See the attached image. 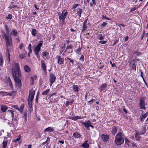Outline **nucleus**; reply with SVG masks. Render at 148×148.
<instances>
[{"label": "nucleus", "mask_w": 148, "mask_h": 148, "mask_svg": "<svg viewBox=\"0 0 148 148\" xmlns=\"http://www.w3.org/2000/svg\"><path fill=\"white\" fill-rule=\"evenodd\" d=\"M6 33H4L3 36L5 38L6 46L8 47L12 45V43L10 41V37L8 35L9 34V29L8 25H5V26Z\"/></svg>", "instance_id": "obj_1"}, {"label": "nucleus", "mask_w": 148, "mask_h": 148, "mask_svg": "<svg viewBox=\"0 0 148 148\" xmlns=\"http://www.w3.org/2000/svg\"><path fill=\"white\" fill-rule=\"evenodd\" d=\"M12 72L13 76L16 77V75H18V76L21 75L18 63H14L12 65Z\"/></svg>", "instance_id": "obj_2"}, {"label": "nucleus", "mask_w": 148, "mask_h": 148, "mask_svg": "<svg viewBox=\"0 0 148 148\" xmlns=\"http://www.w3.org/2000/svg\"><path fill=\"white\" fill-rule=\"evenodd\" d=\"M115 141L117 145H121L124 142L123 135L122 132L118 133L115 137Z\"/></svg>", "instance_id": "obj_3"}, {"label": "nucleus", "mask_w": 148, "mask_h": 148, "mask_svg": "<svg viewBox=\"0 0 148 148\" xmlns=\"http://www.w3.org/2000/svg\"><path fill=\"white\" fill-rule=\"evenodd\" d=\"M41 42L39 43L36 47V48L34 49L33 51L34 53L36 55L37 57L39 60L40 59V56L39 55V52L41 50V47L42 45L43 41L42 40L40 41Z\"/></svg>", "instance_id": "obj_4"}, {"label": "nucleus", "mask_w": 148, "mask_h": 148, "mask_svg": "<svg viewBox=\"0 0 148 148\" xmlns=\"http://www.w3.org/2000/svg\"><path fill=\"white\" fill-rule=\"evenodd\" d=\"M85 100L88 102V104H92L95 100L92 98V96L90 95L88 92H86L85 96Z\"/></svg>", "instance_id": "obj_5"}, {"label": "nucleus", "mask_w": 148, "mask_h": 148, "mask_svg": "<svg viewBox=\"0 0 148 148\" xmlns=\"http://www.w3.org/2000/svg\"><path fill=\"white\" fill-rule=\"evenodd\" d=\"M18 75H16V77L14 76H13L14 79V81H15L16 84L18 88H21V82L20 79V77L21 76V75H20L18 76Z\"/></svg>", "instance_id": "obj_6"}, {"label": "nucleus", "mask_w": 148, "mask_h": 148, "mask_svg": "<svg viewBox=\"0 0 148 148\" xmlns=\"http://www.w3.org/2000/svg\"><path fill=\"white\" fill-rule=\"evenodd\" d=\"M65 11V10H63L62 12L61 15L59 17V19L60 20H62L63 23L64 22L65 19L68 14V12L67 11L64 12Z\"/></svg>", "instance_id": "obj_7"}, {"label": "nucleus", "mask_w": 148, "mask_h": 148, "mask_svg": "<svg viewBox=\"0 0 148 148\" xmlns=\"http://www.w3.org/2000/svg\"><path fill=\"white\" fill-rule=\"evenodd\" d=\"M145 97H142L140 99V101L139 103L140 107V109L145 110L146 109L145 105Z\"/></svg>", "instance_id": "obj_8"}, {"label": "nucleus", "mask_w": 148, "mask_h": 148, "mask_svg": "<svg viewBox=\"0 0 148 148\" xmlns=\"http://www.w3.org/2000/svg\"><path fill=\"white\" fill-rule=\"evenodd\" d=\"M82 123L86 127L87 129L89 130V127H91L92 129L94 128V126L91 125V123L90 121L88 120L86 122H82Z\"/></svg>", "instance_id": "obj_9"}, {"label": "nucleus", "mask_w": 148, "mask_h": 148, "mask_svg": "<svg viewBox=\"0 0 148 148\" xmlns=\"http://www.w3.org/2000/svg\"><path fill=\"white\" fill-rule=\"evenodd\" d=\"M136 61V59H134L131 61H129L130 66H132V69L134 70L135 71L136 70V66L135 64V62Z\"/></svg>", "instance_id": "obj_10"}, {"label": "nucleus", "mask_w": 148, "mask_h": 148, "mask_svg": "<svg viewBox=\"0 0 148 148\" xmlns=\"http://www.w3.org/2000/svg\"><path fill=\"white\" fill-rule=\"evenodd\" d=\"M50 85L51 86L53 84L55 81L56 77L55 75L52 73L50 74Z\"/></svg>", "instance_id": "obj_11"}, {"label": "nucleus", "mask_w": 148, "mask_h": 148, "mask_svg": "<svg viewBox=\"0 0 148 148\" xmlns=\"http://www.w3.org/2000/svg\"><path fill=\"white\" fill-rule=\"evenodd\" d=\"M100 137L102 139L104 142L107 141L109 138V136L107 135L101 134L100 135Z\"/></svg>", "instance_id": "obj_12"}, {"label": "nucleus", "mask_w": 148, "mask_h": 148, "mask_svg": "<svg viewBox=\"0 0 148 148\" xmlns=\"http://www.w3.org/2000/svg\"><path fill=\"white\" fill-rule=\"evenodd\" d=\"M73 46L71 45H68L66 47L65 52H67L69 53H72V51Z\"/></svg>", "instance_id": "obj_13"}, {"label": "nucleus", "mask_w": 148, "mask_h": 148, "mask_svg": "<svg viewBox=\"0 0 148 148\" xmlns=\"http://www.w3.org/2000/svg\"><path fill=\"white\" fill-rule=\"evenodd\" d=\"M12 121L11 122V123L10 124V123H8L9 125H10V126H11V125H12V127H15V126L17 124V119L16 118H13V119H12Z\"/></svg>", "instance_id": "obj_14"}, {"label": "nucleus", "mask_w": 148, "mask_h": 148, "mask_svg": "<svg viewBox=\"0 0 148 148\" xmlns=\"http://www.w3.org/2000/svg\"><path fill=\"white\" fill-rule=\"evenodd\" d=\"M69 118L74 121H76L78 119H82V117L80 116H77L73 117L70 116Z\"/></svg>", "instance_id": "obj_15"}, {"label": "nucleus", "mask_w": 148, "mask_h": 148, "mask_svg": "<svg viewBox=\"0 0 148 148\" xmlns=\"http://www.w3.org/2000/svg\"><path fill=\"white\" fill-rule=\"evenodd\" d=\"M73 136L75 138H80L82 136V135L78 132H74Z\"/></svg>", "instance_id": "obj_16"}, {"label": "nucleus", "mask_w": 148, "mask_h": 148, "mask_svg": "<svg viewBox=\"0 0 148 148\" xmlns=\"http://www.w3.org/2000/svg\"><path fill=\"white\" fill-rule=\"evenodd\" d=\"M41 67L44 71H46V65L43 60H42L41 61Z\"/></svg>", "instance_id": "obj_17"}, {"label": "nucleus", "mask_w": 148, "mask_h": 148, "mask_svg": "<svg viewBox=\"0 0 148 148\" xmlns=\"http://www.w3.org/2000/svg\"><path fill=\"white\" fill-rule=\"evenodd\" d=\"M8 107L5 105H1V111L3 112H5L8 109Z\"/></svg>", "instance_id": "obj_18"}, {"label": "nucleus", "mask_w": 148, "mask_h": 148, "mask_svg": "<svg viewBox=\"0 0 148 148\" xmlns=\"http://www.w3.org/2000/svg\"><path fill=\"white\" fill-rule=\"evenodd\" d=\"M88 140H86L84 143L81 145V146L84 148H88L89 146V144L88 143Z\"/></svg>", "instance_id": "obj_19"}, {"label": "nucleus", "mask_w": 148, "mask_h": 148, "mask_svg": "<svg viewBox=\"0 0 148 148\" xmlns=\"http://www.w3.org/2000/svg\"><path fill=\"white\" fill-rule=\"evenodd\" d=\"M14 111L12 110H8L7 112V114H8L9 115H10L12 119H13L14 117Z\"/></svg>", "instance_id": "obj_20"}, {"label": "nucleus", "mask_w": 148, "mask_h": 148, "mask_svg": "<svg viewBox=\"0 0 148 148\" xmlns=\"http://www.w3.org/2000/svg\"><path fill=\"white\" fill-rule=\"evenodd\" d=\"M64 60L61 58L60 56H59L58 58V63L59 64H63Z\"/></svg>", "instance_id": "obj_21"}, {"label": "nucleus", "mask_w": 148, "mask_h": 148, "mask_svg": "<svg viewBox=\"0 0 148 148\" xmlns=\"http://www.w3.org/2000/svg\"><path fill=\"white\" fill-rule=\"evenodd\" d=\"M54 131V129L51 127H49L45 129L44 132L47 131L49 132H52Z\"/></svg>", "instance_id": "obj_22"}, {"label": "nucleus", "mask_w": 148, "mask_h": 148, "mask_svg": "<svg viewBox=\"0 0 148 148\" xmlns=\"http://www.w3.org/2000/svg\"><path fill=\"white\" fill-rule=\"evenodd\" d=\"M82 9L80 8H77V14L79 17H81V15L82 13Z\"/></svg>", "instance_id": "obj_23"}, {"label": "nucleus", "mask_w": 148, "mask_h": 148, "mask_svg": "<svg viewBox=\"0 0 148 148\" xmlns=\"http://www.w3.org/2000/svg\"><path fill=\"white\" fill-rule=\"evenodd\" d=\"M148 114V112H146L145 114L143 115H141L140 116V121L142 122H143L145 118L147 116V114Z\"/></svg>", "instance_id": "obj_24"}, {"label": "nucleus", "mask_w": 148, "mask_h": 148, "mask_svg": "<svg viewBox=\"0 0 148 148\" xmlns=\"http://www.w3.org/2000/svg\"><path fill=\"white\" fill-rule=\"evenodd\" d=\"M10 34L12 36H17L18 33L16 29H13L12 30Z\"/></svg>", "instance_id": "obj_25"}, {"label": "nucleus", "mask_w": 148, "mask_h": 148, "mask_svg": "<svg viewBox=\"0 0 148 148\" xmlns=\"http://www.w3.org/2000/svg\"><path fill=\"white\" fill-rule=\"evenodd\" d=\"M107 87V84L104 83L101 86V90L103 91L105 90Z\"/></svg>", "instance_id": "obj_26"}, {"label": "nucleus", "mask_w": 148, "mask_h": 148, "mask_svg": "<svg viewBox=\"0 0 148 148\" xmlns=\"http://www.w3.org/2000/svg\"><path fill=\"white\" fill-rule=\"evenodd\" d=\"M73 90L75 92H78V87L77 85H74L73 86Z\"/></svg>", "instance_id": "obj_27"}, {"label": "nucleus", "mask_w": 148, "mask_h": 148, "mask_svg": "<svg viewBox=\"0 0 148 148\" xmlns=\"http://www.w3.org/2000/svg\"><path fill=\"white\" fill-rule=\"evenodd\" d=\"M35 92V91L34 90H33L32 89H31L29 91V97L31 95L34 96Z\"/></svg>", "instance_id": "obj_28"}, {"label": "nucleus", "mask_w": 148, "mask_h": 148, "mask_svg": "<svg viewBox=\"0 0 148 148\" xmlns=\"http://www.w3.org/2000/svg\"><path fill=\"white\" fill-rule=\"evenodd\" d=\"M117 131L116 127V126H114L112 128V134L114 135L116 133Z\"/></svg>", "instance_id": "obj_29"}, {"label": "nucleus", "mask_w": 148, "mask_h": 148, "mask_svg": "<svg viewBox=\"0 0 148 148\" xmlns=\"http://www.w3.org/2000/svg\"><path fill=\"white\" fill-rule=\"evenodd\" d=\"M104 36H102V34H99L97 35V38L99 40H102L104 38Z\"/></svg>", "instance_id": "obj_30"}, {"label": "nucleus", "mask_w": 148, "mask_h": 148, "mask_svg": "<svg viewBox=\"0 0 148 148\" xmlns=\"http://www.w3.org/2000/svg\"><path fill=\"white\" fill-rule=\"evenodd\" d=\"M135 138L137 140H139L141 137L140 136L138 132H136L135 135Z\"/></svg>", "instance_id": "obj_31"}, {"label": "nucleus", "mask_w": 148, "mask_h": 148, "mask_svg": "<svg viewBox=\"0 0 148 148\" xmlns=\"http://www.w3.org/2000/svg\"><path fill=\"white\" fill-rule=\"evenodd\" d=\"M24 105L23 104H22L20 107V108H18V110L21 113H22L23 111V110L24 108Z\"/></svg>", "instance_id": "obj_32"}, {"label": "nucleus", "mask_w": 148, "mask_h": 148, "mask_svg": "<svg viewBox=\"0 0 148 148\" xmlns=\"http://www.w3.org/2000/svg\"><path fill=\"white\" fill-rule=\"evenodd\" d=\"M24 69L25 71L27 73L29 72L30 71V68L27 65H26L24 66Z\"/></svg>", "instance_id": "obj_33"}, {"label": "nucleus", "mask_w": 148, "mask_h": 148, "mask_svg": "<svg viewBox=\"0 0 148 148\" xmlns=\"http://www.w3.org/2000/svg\"><path fill=\"white\" fill-rule=\"evenodd\" d=\"M3 57L1 56H0V66H2L3 64Z\"/></svg>", "instance_id": "obj_34"}, {"label": "nucleus", "mask_w": 148, "mask_h": 148, "mask_svg": "<svg viewBox=\"0 0 148 148\" xmlns=\"http://www.w3.org/2000/svg\"><path fill=\"white\" fill-rule=\"evenodd\" d=\"M16 95V92L15 91H12L8 92V95L14 96Z\"/></svg>", "instance_id": "obj_35"}, {"label": "nucleus", "mask_w": 148, "mask_h": 148, "mask_svg": "<svg viewBox=\"0 0 148 148\" xmlns=\"http://www.w3.org/2000/svg\"><path fill=\"white\" fill-rule=\"evenodd\" d=\"M31 33L32 35L33 36H35L36 34V30L35 29H33Z\"/></svg>", "instance_id": "obj_36"}, {"label": "nucleus", "mask_w": 148, "mask_h": 148, "mask_svg": "<svg viewBox=\"0 0 148 148\" xmlns=\"http://www.w3.org/2000/svg\"><path fill=\"white\" fill-rule=\"evenodd\" d=\"M92 3H90V5L91 6H93V4L95 5L96 3L95 2V0H92ZM87 1L88 3H90V0H87Z\"/></svg>", "instance_id": "obj_37"}, {"label": "nucleus", "mask_w": 148, "mask_h": 148, "mask_svg": "<svg viewBox=\"0 0 148 148\" xmlns=\"http://www.w3.org/2000/svg\"><path fill=\"white\" fill-rule=\"evenodd\" d=\"M3 148H5L7 146V140H4L3 143Z\"/></svg>", "instance_id": "obj_38"}, {"label": "nucleus", "mask_w": 148, "mask_h": 148, "mask_svg": "<svg viewBox=\"0 0 148 148\" xmlns=\"http://www.w3.org/2000/svg\"><path fill=\"white\" fill-rule=\"evenodd\" d=\"M50 90L49 89L46 90L42 93V95H47L49 92Z\"/></svg>", "instance_id": "obj_39"}, {"label": "nucleus", "mask_w": 148, "mask_h": 148, "mask_svg": "<svg viewBox=\"0 0 148 148\" xmlns=\"http://www.w3.org/2000/svg\"><path fill=\"white\" fill-rule=\"evenodd\" d=\"M83 28L82 30V32L85 31L87 29V27L86 26V24L83 23Z\"/></svg>", "instance_id": "obj_40"}, {"label": "nucleus", "mask_w": 148, "mask_h": 148, "mask_svg": "<svg viewBox=\"0 0 148 148\" xmlns=\"http://www.w3.org/2000/svg\"><path fill=\"white\" fill-rule=\"evenodd\" d=\"M34 96L32 95L30 96L29 97V95L27 100L32 101L34 99Z\"/></svg>", "instance_id": "obj_41"}, {"label": "nucleus", "mask_w": 148, "mask_h": 148, "mask_svg": "<svg viewBox=\"0 0 148 148\" xmlns=\"http://www.w3.org/2000/svg\"><path fill=\"white\" fill-rule=\"evenodd\" d=\"M104 66V64L101 63H100L98 65V67H99L100 69H102Z\"/></svg>", "instance_id": "obj_42"}, {"label": "nucleus", "mask_w": 148, "mask_h": 148, "mask_svg": "<svg viewBox=\"0 0 148 148\" xmlns=\"http://www.w3.org/2000/svg\"><path fill=\"white\" fill-rule=\"evenodd\" d=\"M73 101H71L70 102H69V101H67L66 102V106H68L69 104H70V105L72 104L73 103Z\"/></svg>", "instance_id": "obj_43"}, {"label": "nucleus", "mask_w": 148, "mask_h": 148, "mask_svg": "<svg viewBox=\"0 0 148 148\" xmlns=\"http://www.w3.org/2000/svg\"><path fill=\"white\" fill-rule=\"evenodd\" d=\"M81 48L79 47L75 51L76 53L77 54H80L81 52Z\"/></svg>", "instance_id": "obj_44"}, {"label": "nucleus", "mask_w": 148, "mask_h": 148, "mask_svg": "<svg viewBox=\"0 0 148 148\" xmlns=\"http://www.w3.org/2000/svg\"><path fill=\"white\" fill-rule=\"evenodd\" d=\"M43 57L46 56H48L49 54V53L48 52H42Z\"/></svg>", "instance_id": "obj_45"}, {"label": "nucleus", "mask_w": 148, "mask_h": 148, "mask_svg": "<svg viewBox=\"0 0 148 148\" xmlns=\"http://www.w3.org/2000/svg\"><path fill=\"white\" fill-rule=\"evenodd\" d=\"M28 105L29 107L30 108H31L32 106V101H30L28 100Z\"/></svg>", "instance_id": "obj_46"}, {"label": "nucleus", "mask_w": 148, "mask_h": 148, "mask_svg": "<svg viewBox=\"0 0 148 148\" xmlns=\"http://www.w3.org/2000/svg\"><path fill=\"white\" fill-rule=\"evenodd\" d=\"M107 42L106 41H103V40H100L99 42V43L101 44H105Z\"/></svg>", "instance_id": "obj_47"}, {"label": "nucleus", "mask_w": 148, "mask_h": 148, "mask_svg": "<svg viewBox=\"0 0 148 148\" xmlns=\"http://www.w3.org/2000/svg\"><path fill=\"white\" fill-rule=\"evenodd\" d=\"M8 83L9 84L10 86H12V82L10 78H9L8 79Z\"/></svg>", "instance_id": "obj_48"}, {"label": "nucleus", "mask_w": 148, "mask_h": 148, "mask_svg": "<svg viewBox=\"0 0 148 148\" xmlns=\"http://www.w3.org/2000/svg\"><path fill=\"white\" fill-rule=\"evenodd\" d=\"M23 117L24 118L25 121H26L27 120V113L26 112H24V115L23 116Z\"/></svg>", "instance_id": "obj_49"}, {"label": "nucleus", "mask_w": 148, "mask_h": 148, "mask_svg": "<svg viewBox=\"0 0 148 148\" xmlns=\"http://www.w3.org/2000/svg\"><path fill=\"white\" fill-rule=\"evenodd\" d=\"M79 5V4H76L75 5H73L72 6V9H75L77 6H78Z\"/></svg>", "instance_id": "obj_50"}, {"label": "nucleus", "mask_w": 148, "mask_h": 148, "mask_svg": "<svg viewBox=\"0 0 148 148\" xmlns=\"http://www.w3.org/2000/svg\"><path fill=\"white\" fill-rule=\"evenodd\" d=\"M140 76L142 77L143 78V79L144 81H145V80L144 78L143 77V72L142 71L140 70Z\"/></svg>", "instance_id": "obj_51"}, {"label": "nucleus", "mask_w": 148, "mask_h": 148, "mask_svg": "<svg viewBox=\"0 0 148 148\" xmlns=\"http://www.w3.org/2000/svg\"><path fill=\"white\" fill-rule=\"evenodd\" d=\"M28 49L29 51H32V45L31 44H30L29 45L28 47Z\"/></svg>", "instance_id": "obj_52"}, {"label": "nucleus", "mask_w": 148, "mask_h": 148, "mask_svg": "<svg viewBox=\"0 0 148 148\" xmlns=\"http://www.w3.org/2000/svg\"><path fill=\"white\" fill-rule=\"evenodd\" d=\"M24 57L25 56H24L23 54H21L19 55V58L21 59H23Z\"/></svg>", "instance_id": "obj_53"}, {"label": "nucleus", "mask_w": 148, "mask_h": 148, "mask_svg": "<svg viewBox=\"0 0 148 148\" xmlns=\"http://www.w3.org/2000/svg\"><path fill=\"white\" fill-rule=\"evenodd\" d=\"M12 18V15L10 14H9L8 15V16L7 17V18L8 19H9L10 20Z\"/></svg>", "instance_id": "obj_54"}, {"label": "nucleus", "mask_w": 148, "mask_h": 148, "mask_svg": "<svg viewBox=\"0 0 148 148\" xmlns=\"http://www.w3.org/2000/svg\"><path fill=\"white\" fill-rule=\"evenodd\" d=\"M84 57L83 55H82L81 58L79 59V60L82 61H83L84 60Z\"/></svg>", "instance_id": "obj_55"}, {"label": "nucleus", "mask_w": 148, "mask_h": 148, "mask_svg": "<svg viewBox=\"0 0 148 148\" xmlns=\"http://www.w3.org/2000/svg\"><path fill=\"white\" fill-rule=\"evenodd\" d=\"M6 50L7 52V57L10 56L9 50L8 49H6Z\"/></svg>", "instance_id": "obj_56"}, {"label": "nucleus", "mask_w": 148, "mask_h": 148, "mask_svg": "<svg viewBox=\"0 0 148 148\" xmlns=\"http://www.w3.org/2000/svg\"><path fill=\"white\" fill-rule=\"evenodd\" d=\"M8 92L7 91H3V96L8 95Z\"/></svg>", "instance_id": "obj_57"}, {"label": "nucleus", "mask_w": 148, "mask_h": 148, "mask_svg": "<svg viewBox=\"0 0 148 148\" xmlns=\"http://www.w3.org/2000/svg\"><path fill=\"white\" fill-rule=\"evenodd\" d=\"M108 24L107 23L105 22H103L101 26L102 27H104L106 25Z\"/></svg>", "instance_id": "obj_58"}, {"label": "nucleus", "mask_w": 148, "mask_h": 148, "mask_svg": "<svg viewBox=\"0 0 148 148\" xmlns=\"http://www.w3.org/2000/svg\"><path fill=\"white\" fill-rule=\"evenodd\" d=\"M12 107L15 108V109H16L18 110V107L17 105H14L12 106Z\"/></svg>", "instance_id": "obj_59"}, {"label": "nucleus", "mask_w": 148, "mask_h": 148, "mask_svg": "<svg viewBox=\"0 0 148 148\" xmlns=\"http://www.w3.org/2000/svg\"><path fill=\"white\" fill-rule=\"evenodd\" d=\"M136 8H131L130 11V12H131L133 11H134L136 10Z\"/></svg>", "instance_id": "obj_60"}, {"label": "nucleus", "mask_w": 148, "mask_h": 148, "mask_svg": "<svg viewBox=\"0 0 148 148\" xmlns=\"http://www.w3.org/2000/svg\"><path fill=\"white\" fill-rule=\"evenodd\" d=\"M119 42V40H115L114 41V42L113 43L112 45L113 46H114L116 43H118Z\"/></svg>", "instance_id": "obj_61"}, {"label": "nucleus", "mask_w": 148, "mask_h": 148, "mask_svg": "<svg viewBox=\"0 0 148 148\" xmlns=\"http://www.w3.org/2000/svg\"><path fill=\"white\" fill-rule=\"evenodd\" d=\"M23 47V44L22 43H21L19 45V48L20 50H21Z\"/></svg>", "instance_id": "obj_62"}, {"label": "nucleus", "mask_w": 148, "mask_h": 148, "mask_svg": "<svg viewBox=\"0 0 148 148\" xmlns=\"http://www.w3.org/2000/svg\"><path fill=\"white\" fill-rule=\"evenodd\" d=\"M31 82H32L31 84H33L34 82V79L33 77H31Z\"/></svg>", "instance_id": "obj_63"}, {"label": "nucleus", "mask_w": 148, "mask_h": 148, "mask_svg": "<svg viewBox=\"0 0 148 148\" xmlns=\"http://www.w3.org/2000/svg\"><path fill=\"white\" fill-rule=\"evenodd\" d=\"M132 146L134 148H137V146L136 144L134 143H132Z\"/></svg>", "instance_id": "obj_64"}]
</instances>
